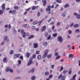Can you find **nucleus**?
<instances>
[{
  "instance_id": "e433bc0d",
  "label": "nucleus",
  "mask_w": 80,
  "mask_h": 80,
  "mask_svg": "<svg viewBox=\"0 0 80 80\" xmlns=\"http://www.w3.org/2000/svg\"><path fill=\"white\" fill-rule=\"evenodd\" d=\"M3 11L2 10H1L0 11V15H2V14H3Z\"/></svg>"
},
{
  "instance_id": "bb28decb",
  "label": "nucleus",
  "mask_w": 80,
  "mask_h": 80,
  "mask_svg": "<svg viewBox=\"0 0 80 80\" xmlns=\"http://www.w3.org/2000/svg\"><path fill=\"white\" fill-rule=\"evenodd\" d=\"M21 33L23 35L25 34V32H24V30L23 29L21 30Z\"/></svg>"
},
{
  "instance_id": "a19ab883",
  "label": "nucleus",
  "mask_w": 80,
  "mask_h": 80,
  "mask_svg": "<svg viewBox=\"0 0 80 80\" xmlns=\"http://www.w3.org/2000/svg\"><path fill=\"white\" fill-rule=\"evenodd\" d=\"M67 72H68V71H64L63 72V74H65V73H67Z\"/></svg>"
},
{
  "instance_id": "6e6d98bb",
  "label": "nucleus",
  "mask_w": 80,
  "mask_h": 80,
  "mask_svg": "<svg viewBox=\"0 0 80 80\" xmlns=\"http://www.w3.org/2000/svg\"><path fill=\"white\" fill-rule=\"evenodd\" d=\"M32 29H33V30H34L36 28L35 27V26H32Z\"/></svg>"
},
{
  "instance_id": "c03bdc74",
  "label": "nucleus",
  "mask_w": 80,
  "mask_h": 80,
  "mask_svg": "<svg viewBox=\"0 0 80 80\" xmlns=\"http://www.w3.org/2000/svg\"><path fill=\"white\" fill-rule=\"evenodd\" d=\"M68 73L69 74H71V73H72V70H71V69H70L69 70Z\"/></svg>"
},
{
  "instance_id": "cd10ccee",
  "label": "nucleus",
  "mask_w": 80,
  "mask_h": 80,
  "mask_svg": "<svg viewBox=\"0 0 80 80\" xmlns=\"http://www.w3.org/2000/svg\"><path fill=\"white\" fill-rule=\"evenodd\" d=\"M76 17L78 19H79L80 18V15L79 14H78L76 16Z\"/></svg>"
},
{
  "instance_id": "7ed1b4c3",
  "label": "nucleus",
  "mask_w": 80,
  "mask_h": 80,
  "mask_svg": "<svg viewBox=\"0 0 80 80\" xmlns=\"http://www.w3.org/2000/svg\"><path fill=\"white\" fill-rule=\"evenodd\" d=\"M12 13V15H15L17 13V11L15 9H13L12 11L10 10L9 12V13Z\"/></svg>"
},
{
  "instance_id": "473e14b6",
  "label": "nucleus",
  "mask_w": 80,
  "mask_h": 80,
  "mask_svg": "<svg viewBox=\"0 0 80 80\" xmlns=\"http://www.w3.org/2000/svg\"><path fill=\"white\" fill-rule=\"evenodd\" d=\"M13 53V50H11L9 53V54H10V55H12Z\"/></svg>"
},
{
  "instance_id": "bf43d9fd",
  "label": "nucleus",
  "mask_w": 80,
  "mask_h": 80,
  "mask_svg": "<svg viewBox=\"0 0 80 80\" xmlns=\"http://www.w3.org/2000/svg\"><path fill=\"white\" fill-rule=\"evenodd\" d=\"M55 23V22H52L50 23V25H53Z\"/></svg>"
},
{
  "instance_id": "4c0bfd02",
  "label": "nucleus",
  "mask_w": 80,
  "mask_h": 80,
  "mask_svg": "<svg viewBox=\"0 0 80 80\" xmlns=\"http://www.w3.org/2000/svg\"><path fill=\"white\" fill-rule=\"evenodd\" d=\"M76 33H78L79 32H80V30H79V29H77L75 31Z\"/></svg>"
},
{
  "instance_id": "39448f33",
  "label": "nucleus",
  "mask_w": 80,
  "mask_h": 80,
  "mask_svg": "<svg viewBox=\"0 0 80 80\" xmlns=\"http://www.w3.org/2000/svg\"><path fill=\"white\" fill-rule=\"evenodd\" d=\"M60 78H61V80H65V76H63L62 74H61L58 76V79H60Z\"/></svg>"
},
{
  "instance_id": "9d476101",
  "label": "nucleus",
  "mask_w": 80,
  "mask_h": 80,
  "mask_svg": "<svg viewBox=\"0 0 80 80\" xmlns=\"http://www.w3.org/2000/svg\"><path fill=\"white\" fill-rule=\"evenodd\" d=\"M46 30V26H44L42 28L41 31L42 32H43L44 30Z\"/></svg>"
},
{
  "instance_id": "dca6fc26",
  "label": "nucleus",
  "mask_w": 80,
  "mask_h": 80,
  "mask_svg": "<svg viewBox=\"0 0 80 80\" xmlns=\"http://www.w3.org/2000/svg\"><path fill=\"white\" fill-rule=\"evenodd\" d=\"M76 77H77V74H75L73 76L72 78L71 79V80H76L75 79Z\"/></svg>"
},
{
  "instance_id": "2f4dec72",
  "label": "nucleus",
  "mask_w": 80,
  "mask_h": 80,
  "mask_svg": "<svg viewBox=\"0 0 80 80\" xmlns=\"http://www.w3.org/2000/svg\"><path fill=\"white\" fill-rule=\"evenodd\" d=\"M56 2H57V3H62V0H57Z\"/></svg>"
},
{
  "instance_id": "c756f323",
  "label": "nucleus",
  "mask_w": 80,
  "mask_h": 80,
  "mask_svg": "<svg viewBox=\"0 0 80 80\" xmlns=\"http://www.w3.org/2000/svg\"><path fill=\"white\" fill-rule=\"evenodd\" d=\"M36 78V77L35 76H33V77H32L31 79L32 80H35V79Z\"/></svg>"
},
{
  "instance_id": "393cba45",
  "label": "nucleus",
  "mask_w": 80,
  "mask_h": 80,
  "mask_svg": "<svg viewBox=\"0 0 80 80\" xmlns=\"http://www.w3.org/2000/svg\"><path fill=\"white\" fill-rule=\"evenodd\" d=\"M43 45L44 47H46L47 45V42H44L43 43Z\"/></svg>"
},
{
  "instance_id": "aec40b11",
  "label": "nucleus",
  "mask_w": 80,
  "mask_h": 80,
  "mask_svg": "<svg viewBox=\"0 0 80 80\" xmlns=\"http://www.w3.org/2000/svg\"><path fill=\"white\" fill-rule=\"evenodd\" d=\"M30 55V53L29 52H27L26 53V57H27V58H29Z\"/></svg>"
},
{
  "instance_id": "680f3d73",
  "label": "nucleus",
  "mask_w": 80,
  "mask_h": 80,
  "mask_svg": "<svg viewBox=\"0 0 80 80\" xmlns=\"http://www.w3.org/2000/svg\"><path fill=\"white\" fill-rule=\"evenodd\" d=\"M30 10V8H28L26 9V11L27 12H28V11H29V10Z\"/></svg>"
},
{
  "instance_id": "0e129e2a",
  "label": "nucleus",
  "mask_w": 80,
  "mask_h": 80,
  "mask_svg": "<svg viewBox=\"0 0 80 80\" xmlns=\"http://www.w3.org/2000/svg\"><path fill=\"white\" fill-rule=\"evenodd\" d=\"M59 5L58 4H57L56 6V7H55V8H56L57 7H58Z\"/></svg>"
},
{
  "instance_id": "f3484780",
  "label": "nucleus",
  "mask_w": 80,
  "mask_h": 80,
  "mask_svg": "<svg viewBox=\"0 0 80 80\" xmlns=\"http://www.w3.org/2000/svg\"><path fill=\"white\" fill-rule=\"evenodd\" d=\"M38 8V6H33L32 8V10H34L36 9V8Z\"/></svg>"
},
{
  "instance_id": "9b49d317",
  "label": "nucleus",
  "mask_w": 80,
  "mask_h": 80,
  "mask_svg": "<svg viewBox=\"0 0 80 80\" xmlns=\"http://www.w3.org/2000/svg\"><path fill=\"white\" fill-rule=\"evenodd\" d=\"M34 48H37L38 47V43H34L33 44Z\"/></svg>"
},
{
  "instance_id": "412c9836",
  "label": "nucleus",
  "mask_w": 80,
  "mask_h": 80,
  "mask_svg": "<svg viewBox=\"0 0 80 80\" xmlns=\"http://www.w3.org/2000/svg\"><path fill=\"white\" fill-rule=\"evenodd\" d=\"M69 58H72L73 57V54H71L69 55Z\"/></svg>"
},
{
  "instance_id": "37998d69",
  "label": "nucleus",
  "mask_w": 80,
  "mask_h": 80,
  "mask_svg": "<svg viewBox=\"0 0 80 80\" xmlns=\"http://www.w3.org/2000/svg\"><path fill=\"white\" fill-rule=\"evenodd\" d=\"M49 74V72H45V75H48Z\"/></svg>"
},
{
  "instance_id": "49530a36",
  "label": "nucleus",
  "mask_w": 80,
  "mask_h": 80,
  "mask_svg": "<svg viewBox=\"0 0 80 80\" xmlns=\"http://www.w3.org/2000/svg\"><path fill=\"white\" fill-rule=\"evenodd\" d=\"M8 38V37L7 36H6L4 37V40L6 41L7 40V38Z\"/></svg>"
},
{
  "instance_id": "69168bd1",
  "label": "nucleus",
  "mask_w": 80,
  "mask_h": 80,
  "mask_svg": "<svg viewBox=\"0 0 80 80\" xmlns=\"http://www.w3.org/2000/svg\"><path fill=\"white\" fill-rule=\"evenodd\" d=\"M54 66H55V65H52V66H51L52 68V69H53V68H54Z\"/></svg>"
},
{
  "instance_id": "603ef678",
  "label": "nucleus",
  "mask_w": 80,
  "mask_h": 80,
  "mask_svg": "<svg viewBox=\"0 0 80 80\" xmlns=\"http://www.w3.org/2000/svg\"><path fill=\"white\" fill-rule=\"evenodd\" d=\"M37 23V21H35L33 23V25H36Z\"/></svg>"
},
{
  "instance_id": "052dcab7",
  "label": "nucleus",
  "mask_w": 80,
  "mask_h": 80,
  "mask_svg": "<svg viewBox=\"0 0 80 80\" xmlns=\"http://www.w3.org/2000/svg\"><path fill=\"white\" fill-rule=\"evenodd\" d=\"M73 23H72L70 25L69 27H73Z\"/></svg>"
},
{
  "instance_id": "423d86ee",
  "label": "nucleus",
  "mask_w": 80,
  "mask_h": 80,
  "mask_svg": "<svg viewBox=\"0 0 80 80\" xmlns=\"http://www.w3.org/2000/svg\"><path fill=\"white\" fill-rule=\"evenodd\" d=\"M58 40L60 43H62L63 41V39L61 36H59L58 38Z\"/></svg>"
},
{
  "instance_id": "7c9ffc66",
  "label": "nucleus",
  "mask_w": 80,
  "mask_h": 80,
  "mask_svg": "<svg viewBox=\"0 0 80 80\" xmlns=\"http://www.w3.org/2000/svg\"><path fill=\"white\" fill-rule=\"evenodd\" d=\"M40 15H41L40 12H38V13L37 14V16L38 17H40Z\"/></svg>"
},
{
  "instance_id": "09e8293b",
  "label": "nucleus",
  "mask_w": 80,
  "mask_h": 80,
  "mask_svg": "<svg viewBox=\"0 0 80 80\" xmlns=\"http://www.w3.org/2000/svg\"><path fill=\"white\" fill-rule=\"evenodd\" d=\"M62 70H63V67H61L60 68V72L62 71Z\"/></svg>"
},
{
  "instance_id": "f704fd0d",
  "label": "nucleus",
  "mask_w": 80,
  "mask_h": 80,
  "mask_svg": "<svg viewBox=\"0 0 80 80\" xmlns=\"http://www.w3.org/2000/svg\"><path fill=\"white\" fill-rule=\"evenodd\" d=\"M61 24V23L60 22H58L57 24V26H60Z\"/></svg>"
},
{
  "instance_id": "f257e3e1",
  "label": "nucleus",
  "mask_w": 80,
  "mask_h": 80,
  "mask_svg": "<svg viewBox=\"0 0 80 80\" xmlns=\"http://www.w3.org/2000/svg\"><path fill=\"white\" fill-rule=\"evenodd\" d=\"M36 58V55L34 54L32 55V58H30V59L29 60V61L28 63V66L32 64V62L33 58Z\"/></svg>"
},
{
  "instance_id": "6ab92c4d",
  "label": "nucleus",
  "mask_w": 80,
  "mask_h": 80,
  "mask_svg": "<svg viewBox=\"0 0 80 80\" xmlns=\"http://www.w3.org/2000/svg\"><path fill=\"white\" fill-rule=\"evenodd\" d=\"M34 71H35V70L32 69L31 70H29L28 72V73H33V72H34Z\"/></svg>"
},
{
  "instance_id": "4d7b16f0",
  "label": "nucleus",
  "mask_w": 80,
  "mask_h": 80,
  "mask_svg": "<svg viewBox=\"0 0 80 80\" xmlns=\"http://www.w3.org/2000/svg\"><path fill=\"white\" fill-rule=\"evenodd\" d=\"M50 38H51V36L49 35L47 38L48 40H50Z\"/></svg>"
},
{
  "instance_id": "a18cd8bd",
  "label": "nucleus",
  "mask_w": 80,
  "mask_h": 80,
  "mask_svg": "<svg viewBox=\"0 0 80 80\" xmlns=\"http://www.w3.org/2000/svg\"><path fill=\"white\" fill-rule=\"evenodd\" d=\"M18 62L19 65H21L22 62L21 61V60H19L18 61Z\"/></svg>"
},
{
  "instance_id": "72a5a7b5",
  "label": "nucleus",
  "mask_w": 80,
  "mask_h": 80,
  "mask_svg": "<svg viewBox=\"0 0 80 80\" xmlns=\"http://www.w3.org/2000/svg\"><path fill=\"white\" fill-rule=\"evenodd\" d=\"M53 37H56L57 36V33H55V34H54L52 35Z\"/></svg>"
},
{
  "instance_id": "f03ea898",
  "label": "nucleus",
  "mask_w": 80,
  "mask_h": 80,
  "mask_svg": "<svg viewBox=\"0 0 80 80\" xmlns=\"http://www.w3.org/2000/svg\"><path fill=\"white\" fill-rule=\"evenodd\" d=\"M49 51L48 50H46L45 51V52H44V54L42 56V58H45L47 57V55L48 54V52Z\"/></svg>"
},
{
  "instance_id": "13d9d810",
  "label": "nucleus",
  "mask_w": 80,
  "mask_h": 80,
  "mask_svg": "<svg viewBox=\"0 0 80 80\" xmlns=\"http://www.w3.org/2000/svg\"><path fill=\"white\" fill-rule=\"evenodd\" d=\"M52 77H53V75L52 74H51V75H49V78H52Z\"/></svg>"
},
{
  "instance_id": "c9c22d12",
  "label": "nucleus",
  "mask_w": 80,
  "mask_h": 80,
  "mask_svg": "<svg viewBox=\"0 0 80 80\" xmlns=\"http://www.w3.org/2000/svg\"><path fill=\"white\" fill-rule=\"evenodd\" d=\"M51 57H52V54H49L47 56V57L48 58H50Z\"/></svg>"
},
{
  "instance_id": "774afa93",
  "label": "nucleus",
  "mask_w": 80,
  "mask_h": 80,
  "mask_svg": "<svg viewBox=\"0 0 80 80\" xmlns=\"http://www.w3.org/2000/svg\"><path fill=\"white\" fill-rule=\"evenodd\" d=\"M78 62H79V66H80V60H79Z\"/></svg>"
},
{
  "instance_id": "5fc2aeb1",
  "label": "nucleus",
  "mask_w": 80,
  "mask_h": 80,
  "mask_svg": "<svg viewBox=\"0 0 80 80\" xmlns=\"http://www.w3.org/2000/svg\"><path fill=\"white\" fill-rule=\"evenodd\" d=\"M55 56H58V53L57 52H55Z\"/></svg>"
},
{
  "instance_id": "3c124183",
  "label": "nucleus",
  "mask_w": 80,
  "mask_h": 80,
  "mask_svg": "<svg viewBox=\"0 0 80 80\" xmlns=\"http://www.w3.org/2000/svg\"><path fill=\"white\" fill-rule=\"evenodd\" d=\"M60 58V56H59L56 58V60H58V59H59Z\"/></svg>"
},
{
  "instance_id": "ddd939ff",
  "label": "nucleus",
  "mask_w": 80,
  "mask_h": 80,
  "mask_svg": "<svg viewBox=\"0 0 80 80\" xmlns=\"http://www.w3.org/2000/svg\"><path fill=\"white\" fill-rule=\"evenodd\" d=\"M51 8V6L50 5H49L48 7V8H47L46 9V11H50L51 9H50Z\"/></svg>"
},
{
  "instance_id": "ea45409f",
  "label": "nucleus",
  "mask_w": 80,
  "mask_h": 80,
  "mask_svg": "<svg viewBox=\"0 0 80 80\" xmlns=\"http://www.w3.org/2000/svg\"><path fill=\"white\" fill-rule=\"evenodd\" d=\"M48 35V33L46 32L45 34V37H47Z\"/></svg>"
},
{
  "instance_id": "e2e57ef3",
  "label": "nucleus",
  "mask_w": 80,
  "mask_h": 80,
  "mask_svg": "<svg viewBox=\"0 0 80 80\" xmlns=\"http://www.w3.org/2000/svg\"><path fill=\"white\" fill-rule=\"evenodd\" d=\"M54 28H55V26L53 25L52 27V30H54Z\"/></svg>"
},
{
  "instance_id": "4be33fe9",
  "label": "nucleus",
  "mask_w": 80,
  "mask_h": 80,
  "mask_svg": "<svg viewBox=\"0 0 80 80\" xmlns=\"http://www.w3.org/2000/svg\"><path fill=\"white\" fill-rule=\"evenodd\" d=\"M34 38V35H31L28 38L29 39H32V38Z\"/></svg>"
},
{
  "instance_id": "864d4df0",
  "label": "nucleus",
  "mask_w": 80,
  "mask_h": 80,
  "mask_svg": "<svg viewBox=\"0 0 80 80\" xmlns=\"http://www.w3.org/2000/svg\"><path fill=\"white\" fill-rule=\"evenodd\" d=\"M62 16L63 17H65V12L62 14Z\"/></svg>"
},
{
  "instance_id": "5701e85b",
  "label": "nucleus",
  "mask_w": 80,
  "mask_h": 80,
  "mask_svg": "<svg viewBox=\"0 0 80 80\" xmlns=\"http://www.w3.org/2000/svg\"><path fill=\"white\" fill-rule=\"evenodd\" d=\"M42 21H39V22H37V25L38 26H40V24L42 23Z\"/></svg>"
},
{
  "instance_id": "2eb2a0df",
  "label": "nucleus",
  "mask_w": 80,
  "mask_h": 80,
  "mask_svg": "<svg viewBox=\"0 0 80 80\" xmlns=\"http://www.w3.org/2000/svg\"><path fill=\"white\" fill-rule=\"evenodd\" d=\"M2 9L3 10H5V4H3L2 6Z\"/></svg>"
},
{
  "instance_id": "338daca9",
  "label": "nucleus",
  "mask_w": 80,
  "mask_h": 80,
  "mask_svg": "<svg viewBox=\"0 0 80 80\" xmlns=\"http://www.w3.org/2000/svg\"><path fill=\"white\" fill-rule=\"evenodd\" d=\"M8 25H7L5 26V28H8Z\"/></svg>"
},
{
  "instance_id": "c85d7f7f",
  "label": "nucleus",
  "mask_w": 80,
  "mask_h": 80,
  "mask_svg": "<svg viewBox=\"0 0 80 80\" xmlns=\"http://www.w3.org/2000/svg\"><path fill=\"white\" fill-rule=\"evenodd\" d=\"M69 6V4H66L64 6V8H67V7H68Z\"/></svg>"
},
{
  "instance_id": "0eeeda50",
  "label": "nucleus",
  "mask_w": 80,
  "mask_h": 80,
  "mask_svg": "<svg viewBox=\"0 0 80 80\" xmlns=\"http://www.w3.org/2000/svg\"><path fill=\"white\" fill-rule=\"evenodd\" d=\"M30 35V34L29 32H25L24 35H23L22 37L23 38H25L26 36H27V37H29Z\"/></svg>"
},
{
  "instance_id": "a878e982",
  "label": "nucleus",
  "mask_w": 80,
  "mask_h": 80,
  "mask_svg": "<svg viewBox=\"0 0 80 80\" xmlns=\"http://www.w3.org/2000/svg\"><path fill=\"white\" fill-rule=\"evenodd\" d=\"M38 60H40L42 58V56L40 55H39L37 57Z\"/></svg>"
},
{
  "instance_id": "58836bf2",
  "label": "nucleus",
  "mask_w": 80,
  "mask_h": 80,
  "mask_svg": "<svg viewBox=\"0 0 80 80\" xmlns=\"http://www.w3.org/2000/svg\"><path fill=\"white\" fill-rule=\"evenodd\" d=\"M20 59H21L22 60H23V56H21L20 57Z\"/></svg>"
},
{
  "instance_id": "de8ad7c7",
  "label": "nucleus",
  "mask_w": 80,
  "mask_h": 80,
  "mask_svg": "<svg viewBox=\"0 0 80 80\" xmlns=\"http://www.w3.org/2000/svg\"><path fill=\"white\" fill-rule=\"evenodd\" d=\"M72 31L71 30H69L68 31V33L69 34H72Z\"/></svg>"
},
{
  "instance_id": "6e6552de",
  "label": "nucleus",
  "mask_w": 80,
  "mask_h": 80,
  "mask_svg": "<svg viewBox=\"0 0 80 80\" xmlns=\"http://www.w3.org/2000/svg\"><path fill=\"white\" fill-rule=\"evenodd\" d=\"M20 56V54L18 53V54H15L14 55V58H18Z\"/></svg>"
},
{
  "instance_id": "b1692460",
  "label": "nucleus",
  "mask_w": 80,
  "mask_h": 80,
  "mask_svg": "<svg viewBox=\"0 0 80 80\" xmlns=\"http://www.w3.org/2000/svg\"><path fill=\"white\" fill-rule=\"evenodd\" d=\"M14 8L16 10H18V6H15L14 7Z\"/></svg>"
},
{
  "instance_id": "1a4fd4ad",
  "label": "nucleus",
  "mask_w": 80,
  "mask_h": 80,
  "mask_svg": "<svg viewBox=\"0 0 80 80\" xmlns=\"http://www.w3.org/2000/svg\"><path fill=\"white\" fill-rule=\"evenodd\" d=\"M22 27L23 28H24L25 27H26V28H29V27H30V26H29V25L28 24H25L23 25L22 26Z\"/></svg>"
},
{
  "instance_id": "79ce46f5",
  "label": "nucleus",
  "mask_w": 80,
  "mask_h": 80,
  "mask_svg": "<svg viewBox=\"0 0 80 80\" xmlns=\"http://www.w3.org/2000/svg\"><path fill=\"white\" fill-rule=\"evenodd\" d=\"M40 53V51H37L36 52V54H39Z\"/></svg>"
},
{
  "instance_id": "f8f14e48",
  "label": "nucleus",
  "mask_w": 80,
  "mask_h": 80,
  "mask_svg": "<svg viewBox=\"0 0 80 80\" xmlns=\"http://www.w3.org/2000/svg\"><path fill=\"white\" fill-rule=\"evenodd\" d=\"M42 2L43 3V6H45L46 4H47V1L46 0H43L42 1Z\"/></svg>"
},
{
  "instance_id": "4468645a",
  "label": "nucleus",
  "mask_w": 80,
  "mask_h": 80,
  "mask_svg": "<svg viewBox=\"0 0 80 80\" xmlns=\"http://www.w3.org/2000/svg\"><path fill=\"white\" fill-rule=\"evenodd\" d=\"M79 27H80V25L78 24H74L73 26V27L74 28H78Z\"/></svg>"
},
{
  "instance_id": "8fccbe9b",
  "label": "nucleus",
  "mask_w": 80,
  "mask_h": 80,
  "mask_svg": "<svg viewBox=\"0 0 80 80\" xmlns=\"http://www.w3.org/2000/svg\"><path fill=\"white\" fill-rule=\"evenodd\" d=\"M40 12H41V13H42V12H43V9L42 8H41L40 9Z\"/></svg>"
},
{
  "instance_id": "a211bd4d",
  "label": "nucleus",
  "mask_w": 80,
  "mask_h": 80,
  "mask_svg": "<svg viewBox=\"0 0 80 80\" xmlns=\"http://www.w3.org/2000/svg\"><path fill=\"white\" fill-rule=\"evenodd\" d=\"M3 61L4 63H6V62H7V58H5L3 59Z\"/></svg>"
},
{
  "instance_id": "20e7f679",
  "label": "nucleus",
  "mask_w": 80,
  "mask_h": 80,
  "mask_svg": "<svg viewBox=\"0 0 80 80\" xmlns=\"http://www.w3.org/2000/svg\"><path fill=\"white\" fill-rule=\"evenodd\" d=\"M6 72H8L9 71L11 73H13V69H11L10 68L8 67L6 69Z\"/></svg>"
}]
</instances>
